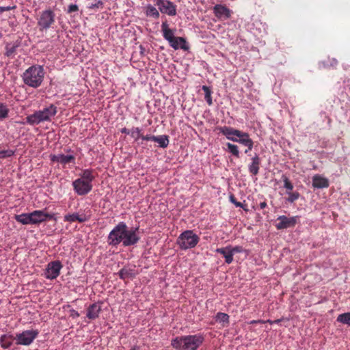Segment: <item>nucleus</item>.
I'll return each instance as SVG.
<instances>
[{
	"label": "nucleus",
	"mask_w": 350,
	"mask_h": 350,
	"mask_svg": "<svg viewBox=\"0 0 350 350\" xmlns=\"http://www.w3.org/2000/svg\"><path fill=\"white\" fill-rule=\"evenodd\" d=\"M94 172L92 169L83 170L80 177L72 182L74 191L79 196H85L92 189V182L95 179Z\"/></svg>",
	"instance_id": "obj_1"
},
{
	"label": "nucleus",
	"mask_w": 350,
	"mask_h": 350,
	"mask_svg": "<svg viewBox=\"0 0 350 350\" xmlns=\"http://www.w3.org/2000/svg\"><path fill=\"white\" fill-rule=\"evenodd\" d=\"M202 334L178 336L172 340L171 345L176 350H197L204 342Z\"/></svg>",
	"instance_id": "obj_2"
},
{
	"label": "nucleus",
	"mask_w": 350,
	"mask_h": 350,
	"mask_svg": "<svg viewBox=\"0 0 350 350\" xmlns=\"http://www.w3.org/2000/svg\"><path fill=\"white\" fill-rule=\"evenodd\" d=\"M44 75L45 72L42 66L33 65L23 72L22 78L25 85L37 88L42 83Z\"/></svg>",
	"instance_id": "obj_3"
},
{
	"label": "nucleus",
	"mask_w": 350,
	"mask_h": 350,
	"mask_svg": "<svg viewBox=\"0 0 350 350\" xmlns=\"http://www.w3.org/2000/svg\"><path fill=\"white\" fill-rule=\"evenodd\" d=\"M57 112V107L53 104L42 110L36 111L26 117V122L30 125H38L43 122H51Z\"/></svg>",
	"instance_id": "obj_4"
},
{
	"label": "nucleus",
	"mask_w": 350,
	"mask_h": 350,
	"mask_svg": "<svg viewBox=\"0 0 350 350\" xmlns=\"http://www.w3.org/2000/svg\"><path fill=\"white\" fill-rule=\"evenodd\" d=\"M199 241V237L192 230H185L180 234L177 243L182 250H187L195 247Z\"/></svg>",
	"instance_id": "obj_5"
},
{
	"label": "nucleus",
	"mask_w": 350,
	"mask_h": 350,
	"mask_svg": "<svg viewBox=\"0 0 350 350\" xmlns=\"http://www.w3.org/2000/svg\"><path fill=\"white\" fill-rule=\"evenodd\" d=\"M126 228V224L124 222H119L109 232L107 237L108 244L116 247L120 243H122Z\"/></svg>",
	"instance_id": "obj_6"
},
{
	"label": "nucleus",
	"mask_w": 350,
	"mask_h": 350,
	"mask_svg": "<svg viewBox=\"0 0 350 350\" xmlns=\"http://www.w3.org/2000/svg\"><path fill=\"white\" fill-rule=\"evenodd\" d=\"M55 23V14L51 10H46L40 12L38 18V27L39 30L43 31L52 27Z\"/></svg>",
	"instance_id": "obj_7"
},
{
	"label": "nucleus",
	"mask_w": 350,
	"mask_h": 350,
	"mask_svg": "<svg viewBox=\"0 0 350 350\" xmlns=\"http://www.w3.org/2000/svg\"><path fill=\"white\" fill-rule=\"evenodd\" d=\"M38 329L25 330L21 333L16 334L14 340L18 345L29 346L38 337Z\"/></svg>",
	"instance_id": "obj_8"
},
{
	"label": "nucleus",
	"mask_w": 350,
	"mask_h": 350,
	"mask_svg": "<svg viewBox=\"0 0 350 350\" xmlns=\"http://www.w3.org/2000/svg\"><path fill=\"white\" fill-rule=\"evenodd\" d=\"M138 230V228H129L126 226V228L124 234V239L122 241L123 246L128 247L134 245L138 243L140 239V237L137 233Z\"/></svg>",
	"instance_id": "obj_9"
},
{
	"label": "nucleus",
	"mask_w": 350,
	"mask_h": 350,
	"mask_svg": "<svg viewBox=\"0 0 350 350\" xmlns=\"http://www.w3.org/2000/svg\"><path fill=\"white\" fill-rule=\"evenodd\" d=\"M62 267V264L59 260L50 262L45 269L44 277L49 280L56 279L59 275Z\"/></svg>",
	"instance_id": "obj_10"
},
{
	"label": "nucleus",
	"mask_w": 350,
	"mask_h": 350,
	"mask_svg": "<svg viewBox=\"0 0 350 350\" xmlns=\"http://www.w3.org/2000/svg\"><path fill=\"white\" fill-rule=\"evenodd\" d=\"M299 219V216L288 217L285 215H280L277 218V221L278 222L275 224V227L278 230H283L294 227L297 223Z\"/></svg>",
	"instance_id": "obj_11"
},
{
	"label": "nucleus",
	"mask_w": 350,
	"mask_h": 350,
	"mask_svg": "<svg viewBox=\"0 0 350 350\" xmlns=\"http://www.w3.org/2000/svg\"><path fill=\"white\" fill-rule=\"evenodd\" d=\"M156 5L158 6L161 13L169 16H175L176 14V5L168 0H156Z\"/></svg>",
	"instance_id": "obj_12"
},
{
	"label": "nucleus",
	"mask_w": 350,
	"mask_h": 350,
	"mask_svg": "<svg viewBox=\"0 0 350 350\" xmlns=\"http://www.w3.org/2000/svg\"><path fill=\"white\" fill-rule=\"evenodd\" d=\"M31 224H39L47 219H51L53 215L46 213L43 210L34 211L30 213Z\"/></svg>",
	"instance_id": "obj_13"
},
{
	"label": "nucleus",
	"mask_w": 350,
	"mask_h": 350,
	"mask_svg": "<svg viewBox=\"0 0 350 350\" xmlns=\"http://www.w3.org/2000/svg\"><path fill=\"white\" fill-rule=\"evenodd\" d=\"M213 14L218 20H226L231 17L232 10L222 4H217L213 7Z\"/></svg>",
	"instance_id": "obj_14"
},
{
	"label": "nucleus",
	"mask_w": 350,
	"mask_h": 350,
	"mask_svg": "<svg viewBox=\"0 0 350 350\" xmlns=\"http://www.w3.org/2000/svg\"><path fill=\"white\" fill-rule=\"evenodd\" d=\"M236 140L237 141H234L235 142L240 143L247 147V150L245 151V153L253 148L254 142L252 139L250 138V135L247 133L239 131V134L236 137Z\"/></svg>",
	"instance_id": "obj_15"
},
{
	"label": "nucleus",
	"mask_w": 350,
	"mask_h": 350,
	"mask_svg": "<svg viewBox=\"0 0 350 350\" xmlns=\"http://www.w3.org/2000/svg\"><path fill=\"white\" fill-rule=\"evenodd\" d=\"M51 160L53 162L59 163L62 165L68 163H75V157L72 155H64L62 154L51 155Z\"/></svg>",
	"instance_id": "obj_16"
},
{
	"label": "nucleus",
	"mask_w": 350,
	"mask_h": 350,
	"mask_svg": "<svg viewBox=\"0 0 350 350\" xmlns=\"http://www.w3.org/2000/svg\"><path fill=\"white\" fill-rule=\"evenodd\" d=\"M219 131L226 137V138L231 141H237L236 137L239 134V130L234 129L230 126H221L218 127Z\"/></svg>",
	"instance_id": "obj_17"
},
{
	"label": "nucleus",
	"mask_w": 350,
	"mask_h": 350,
	"mask_svg": "<svg viewBox=\"0 0 350 350\" xmlns=\"http://www.w3.org/2000/svg\"><path fill=\"white\" fill-rule=\"evenodd\" d=\"M169 44L174 50L181 49L184 51H187L189 49V46L187 45V41L183 37H174L172 41L169 42Z\"/></svg>",
	"instance_id": "obj_18"
},
{
	"label": "nucleus",
	"mask_w": 350,
	"mask_h": 350,
	"mask_svg": "<svg viewBox=\"0 0 350 350\" xmlns=\"http://www.w3.org/2000/svg\"><path fill=\"white\" fill-rule=\"evenodd\" d=\"M101 306L98 303L91 304L87 309V317L90 320H94L99 317Z\"/></svg>",
	"instance_id": "obj_19"
},
{
	"label": "nucleus",
	"mask_w": 350,
	"mask_h": 350,
	"mask_svg": "<svg viewBox=\"0 0 350 350\" xmlns=\"http://www.w3.org/2000/svg\"><path fill=\"white\" fill-rule=\"evenodd\" d=\"M329 185V184L327 178L319 174H316L312 177V186L314 188H327Z\"/></svg>",
	"instance_id": "obj_20"
},
{
	"label": "nucleus",
	"mask_w": 350,
	"mask_h": 350,
	"mask_svg": "<svg viewBox=\"0 0 350 350\" xmlns=\"http://www.w3.org/2000/svg\"><path fill=\"white\" fill-rule=\"evenodd\" d=\"M161 31L163 38L168 42H171L174 36L175 29H171L169 28V25L165 20L161 24Z\"/></svg>",
	"instance_id": "obj_21"
},
{
	"label": "nucleus",
	"mask_w": 350,
	"mask_h": 350,
	"mask_svg": "<svg viewBox=\"0 0 350 350\" xmlns=\"http://www.w3.org/2000/svg\"><path fill=\"white\" fill-rule=\"evenodd\" d=\"M230 250V245H228L225 247L217 248L215 250L217 253L221 254L224 257L225 262L227 264H230L233 261V257Z\"/></svg>",
	"instance_id": "obj_22"
},
{
	"label": "nucleus",
	"mask_w": 350,
	"mask_h": 350,
	"mask_svg": "<svg viewBox=\"0 0 350 350\" xmlns=\"http://www.w3.org/2000/svg\"><path fill=\"white\" fill-rule=\"evenodd\" d=\"M259 165H260V158L256 154L252 159V163L249 165V171L253 175H256L258 174L259 171Z\"/></svg>",
	"instance_id": "obj_23"
},
{
	"label": "nucleus",
	"mask_w": 350,
	"mask_h": 350,
	"mask_svg": "<svg viewBox=\"0 0 350 350\" xmlns=\"http://www.w3.org/2000/svg\"><path fill=\"white\" fill-rule=\"evenodd\" d=\"M153 142L158 143L159 147L165 148L168 146L170 143L169 136L166 135H154Z\"/></svg>",
	"instance_id": "obj_24"
},
{
	"label": "nucleus",
	"mask_w": 350,
	"mask_h": 350,
	"mask_svg": "<svg viewBox=\"0 0 350 350\" xmlns=\"http://www.w3.org/2000/svg\"><path fill=\"white\" fill-rule=\"evenodd\" d=\"M64 220L68 222L79 221L82 223L86 220V218L85 216L79 215L77 213H73L66 215L64 217Z\"/></svg>",
	"instance_id": "obj_25"
},
{
	"label": "nucleus",
	"mask_w": 350,
	"mask_h": 350,
	"mask_svg": "<svg viewBox=\"0 0 350 350\" xmlns=\"http://www.w3.org/2000/svg\"><path fill=\"white\" fill-rule=\"evenodd\" d=\"M14 337L12 335H2L0 338V344L2 348L8 349L12 345Z\"/></svg>",
	"instance_id": "obj_26"
},
{
	"label": "nucleus",
	"mask_w": 350,
	"mask_h": 350,
	"mask_svg": "<svg viewBox=\"0 0 350 350\" xmlns=\"http://www.w3.org/2000/svg\"><path fill=\"white\" fill-rule=\"evenodd\" d=\"M14 219L16 221L23 224H31L30 213H22L21 215H15Z\"/></svg>",
	"instance_id": "obj_27"
},
{
	"label": "nucleus",
	"mask_w": 350,
	"mask_h": 350,
	"mask_svg": "<svg viewBox=\"0 0 350 350\" xmlns=\"http://www.w3.org/2000/svg\"><path fill=\"white\" fill-rule=\"evenodd\" d=\"M119 277L122 280H126L135 277L134 269L130 268H122L118 272Z\"/></svg>",
	"instance_id": "obj_28"
},
{
	"label": "nucleus",
	"mask_w": 350,
	"mask_h": 350,
	"mask_svg": "<svg viewBox=\"0 0 350 350\" xmlns=\"http://www.w3.org/2000/svg\"><path fill=\"white\" fill-rule=\"evenodd\" d=\"M229 315L224 312H218L215 316L216 321L221 323L223 327H226L229 325Z\"/></svg>",
	"instance_id": "obj_29"
},
{
	"label": "nucleus",
	"mask_w": 350,
	"mask_h": 350,
	"mask_svg": "<svg viewBox=\"0 0 350 350\" xmlns=\"http://www.w3.org/2000/svg\"><path fill=\"white\" fill-rule=\"evenodd\" d=\"M142 129L139 127H133L131 129L130 135L134 139V141L137 142L138 144H143V142H139L142 136Z\"/></svg>",
	"instance_id": "obj_30"
},
{
	"label": "nucleus",
	"mask_w": 350,
	"mask_h": 350,
	"mask_svg": "<svg viewBox=\"0 0 350 350\" xmlns=\"http://www.w3.org/2000/svg\"><path fill=\"white\" fill-rule=\"evenodd\" d=\"M146 14L148 16H152L154 18H158L159 17V11L152 5H148L146 8Z\"/></svg>",
	"instance_id": "obj_31"
},
{
	"label": "nucleus",
	"mask_w": 350,
	"mask_h": 350,
	"mask_svg": "<svg viewBox=\"0 0 350 350\" xmlns=\"http://www.w3.org/2000/svg\"><path fill=\"white\" fill-rule=\"evenodd\" d=\"M202 89L204 92V98L206 101L207 102L208 105H211L213 104V101L211 97L212 92L211 89L206 85H203Z\"/></svg>",
	"instance_id": "obj_32"
},
{
	"label": "nucleus",
	"mask_w": 350,
	"mask_h": 350,
	"mask_svg": "<svg viewBox=\"0 0 350 350\" xmlns=\"http://www.w3.org/2000/svg\"><path fill=\"white\" fill-rule=\"evenodd\" d=\"M337 321L350 325V312L339 314L337 317Z\"/></svg>",
	"instance_id": "obj_33"
},
{
	"label": "nucleus",
	"mask_w": 350,
	"mask_h": 350,
	"mask_svg": "<svg viewBox=\"0 0 350 350\" xmlns=\"http://www.w3.org/2000/svg\"><path fill=\"white\" fill-rule=\"evenodd\" d=\"M282 179L284 182V187L286 189V193L293 191L294 187L288 178L285 175H282Z\"/></svg>",
	"instance_id": "obj_34"
},
{
	"label": "nucleus",
	"mask_w": 350,
	"mask_h": 350,
	"mask_svg": "<svg viewBox=\"0 0 350 350\" xmlns=\"http://www.w3.org/2000/svg\"><path fill=\"white\" fill-rule=\"evenodd\" d=\"M226 146L228 147V151L232 154L234 155V157H236L237 158H239L240 157V153H239V148H238V146L237 145H234V144H230V143H227L226 144Z\"/></svg>",
	"instance_id": "obj_35"
},
{
	"label": "nucleus",
	"mask_w": 350,
	"mask_h": 350,
	"mask_svg": "<svg viewBox=\"0 0 350 350\" xmlns=\"http://www.w3.org/2000/svg\"><path fill=\"white\" fill-rule=\"evenodd\" d=\"M9 109L6 105L0 103V119H3L8 117Z\"/></svg>",
	"instance_id": "obj_36"
},
{
	"label": "nucleus",
	"mask_w": 350,
	"mask_h": 350,
	"mask_svg": "<svg viewBox=\"0 0 350 350\" xmlns=\"http://www.w3.org/2000/svg\"><path fill=\"white\" fill-rule=\"evenodd\" d=\"M286 194L288 195V197L286 198V201L291 203H293L298 200L300 196L298 192L291 191V193H286Z\"/></svg>",
	"instance_id": "obj_37"
},
{
	"label": "nucleus",
	"mask_w": 350,
	"mask_h": 350,
	"mask_svg": "<svg viewBox=\"0 0 350 350\" xmlns=\"http://www.w3.org/2000/svg\"><path fill=\"white\" fill-rule=\"evenodd\" d=\"M14 151L12 150H3L0 151V158L4 159L7 157H10L14 155Z\"/></svg>",
	"instance_id": "obj_38"
},
{
	"label": "nucleus",
	"mask_w": 350,
	"mask_h": 350,
	"mask_svg": "<svg viewBox=\"0 0 350 350\" xmlns=\"http://www.w3.org/2000/svg\"><path fill=\"white\" fill-rule=\"evenodd\" d=\"M16 48V46H15L7 45L5 55L8 57L12 55L15 53Z\"/></svg>",
	"instance_id": "obj_39"
},
{
	"label": "nucleus",
	"mask_w": 350,
	"mask_h": 350,
	"mask_svg": "<svg viewBox=\"0 0 350 350\" xmlns=\"http://www.w3.org/2000/svg\"><path fill=\"white\" fill-rule=\"evenodd\" d=\"M230 252L232 254V256L233 257V255L234 254H237V253H241L243 251V247L242 246H235V247H232L230 245Z\"/></svg>",
	"instance_id": "obj_40"
},
{
	"label": "nucleus",
	"mask_w": 350,
	"mask_h": 350,
	"mask_svg": "<svg viewBox=\"0 0 350 350\" xmlns=\"http://www.w3.org/2000/svg\"><path fill=\"white\" fill-rule=\"evenodd\" d=\"M78 10H79V8H78V6L77 5H75V4H70L68 6V10H67V13L71 14L72 12H77Z\"/></svg>",
	"instance_id": "obj_41"
},
{
	"label": "nucleus",
	"mask_w": 350,
	"mask_h": 350,
	"mask_svg": "<svg viewBox=\"0 0 350 350\" xmlns=\"http://www.w3.org/2000/svg\"><path fill=\"white\" fill-rule=\"evenodd\" d=\"M154 135H143V133H142V136H141V139L142 141H154Z\"/></svg>",
	"instance_id": "obj_42"
},
{
	"label": "nucleus",
	"mask_w": 350,
	"mask_h": 350,
	"mask_svg": "<svg viewBox=\"0 0 350 350\" xmlns=\"http://www.w3.org/2000/svg\"><path fill=\"white\" fill-rule=\"evenodd\" d=\"M103 5V3L100 0H95V3H92L90 5V8H91V9H94L96 8H98L101 7Z\"/></svg>",
	"instance_id": "obj_43"
},
{
	"label": "nucleus",
	"mask_w": 350,
	"mask_h": 350,
	"mask_svg": "<svg viewBox=\"0 0 350 350\" xmlns=\"http://www.w3.org/2000/svg\"><path fill=\"white\" fill-rule=\"evenodd\" d=\"M230 201L236 206H241V202H237L235 197L233 195H231L230 196Z\"/></svg>",
	"instance_id": "obj_44"
},
{
	"label": "nucleus",
	"mask_w": 350,
	"mask_h": 350,
	"mask_svg": "<svg viewBox=\"0 0 350 350\" xmlns=\"http://www.w3.org/2000/svg\"><path fill=\"white\" fill-rule=\"evenodd\" d=\"M79 315H80L79 313L77 310H75L74 309H71L70 310V317H72V319H76V318L79 317Z\"/></svg>",
	"instance_id": "obj_45"
},
{
	"label": "nucleus",
	"mask_w": 350,
	"mask_h": 350,
	"mask_svg": "<svg viewBox=\"0 0 350 350\" xmlns=\"http://www.w3.org/2000/svg\"><path fill=\"white\" fill-rule=\"evenodd\" d=\"M14 8L15 7H10V6L1 7V6H0V14L3 13V12H5V11H10V10L14 9Z\"/></svg>",
	"instance_id": "obj_46"
},
{
	"label": "nucleus",
	"mask_w": 350,
	"mask_h": 350,
	"mask_svg": "<svg viewBox=\"0 0 350 350\" xmlns=\"http://www.w3.org/2000/svg\"><path fill=\"white\" fill-rule=\"evenodd\" d=\"M121 133H124V134H127V135H130V133H131V130L126 129V128H122L121 129Z\"/></svg>",
	"instance_id": "obj_47"
},
{
	"label": "nucleus",
	"mask_w": 350,
	"mask_h": 350,
	"mask_svg": "<svg viewBox=\"0 0 350 350\" xmlns=\"http://www.w3.org/2000/svg\"><path fill=\"white\" fill-rule=\"evenodd\" d=\"M259 206L261 209H263L267 206V202L265 201H264V202H260Z\"/></svg>",
	"instance_id": "obj_48"
},
{
	"label": "nucleus",
	"mask_w": 350,
	"mask_h": 350,
	"mask_svg": "<svg viewBox=\"0 0 350 350\" xmlns=\"http://www.w3.org/2000/svg\"><path fill=\"white\" fill-rule=\"evenodd\" d=\"M281 321V319H277V320H275V321H271V320H268L267 322L270 324H273V323H279Z\"/></svg>",
	"instance_id": "obj_49"
},
{
	"label": "nucleus",
	"mask_w": 350,
	"mask_h": 350,
	"mask_svg": "<svg viewBox=\"0 0 350 350\" xmlns=\"http://www.w3.org/2000/svg\"><path fill=\"white\" fill-rule=\"evenodd\" d=\"M239 207L243 208L245 211H247V208H246L247 207V204H243L241 203V206H239Z\"/></svg>",
	"instance_id": "obj_50"
},
{
	"label": "nucleus",
	"mask_w": 350,
	"mask_h": 350,
	"mask_svg": "<svg viewBox=\"0 0 350 350\" xmlns=\"http://www.w3.org/2000/svg\"><path fill=\"white\" fill-rule=\"evenodd\" d=\"M139 347H137V346H135L134 347H133L131 350H139Z\"/></svg>",
	"instance_id": "obj_51"
}]
</instances>
